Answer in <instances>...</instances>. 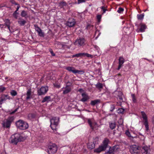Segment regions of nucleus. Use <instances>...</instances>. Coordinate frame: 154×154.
Segmentation results:
<instances>
[{
  "label": "nucleus",
  "mask_w": 154,
  "mask_h": 154,
  "mask_svg": "<svg viewBox=\"0 0 154 154\" xmlns=\"http://www.w3.org/2000/svg\"><path fill=\"white\" fill-rule=\"evenodd\" d=\"M96 87L97 88L99 89H101L103 88V86L102 84L100 83H98L96 85Z\"/></svg>",
  "instance_id": "obj_32"
},
{
  "label": "nucleus",
  "mask_w": 154,
  "mask_h": 154,
  "mask_svg": "<svg viewBox=\"0 0 154 154\" xmlns=\"http://www.w3.org/2000/svg\"><path fill=\"white\" fill-rule=\"evenodd\" d=\"M51 100V97L50 96H46L43 98V100L42 101V103L46 102H48L50 101Z\"/></svg>",
  "instance_id": "obj_20"
},
{
  "label": "nucleus",
  "mask_w": 154,
  "mask_h": 154,
  "mask_svg": "<svg viewBox=\"0 0 154 154\" xmlns=\"http://www.w3.org/2000/svg\"><path fill=\"white\" fill-rule=\"evenodd\" d=\"M34 26L35 27V30L38 32L41 30V29L37 25H35Z\"/></svg>",
  "instance_id": "obj_38"
},
{
  "label": "nucleus",
  "mask_w": 154,
  "mask_h": 154,
  "mask_svg": "<svg viewBox=\"0 0 154 154\" xmlns=\"http://www.w3.org/2000/svg\"><path fill=\"white\" fill-rule=\"evenodd\" d=\"M109 142V140L108 139L105 138L102 144L101 145L106 149L107 147Z\"/></svg>",
  "instance_id": "obj_18"
},
{
  "label": "nucleus",
  "mask_w": 154,
  "mask_h": 154,
  "mask_svg": "<svg viewBox=\"0 0 154 154\" xmlns=\"http://www.w3.org/2000/svg\"><path fill=\"white\" fill-rule=\"evenodd\" d=\"M97 19L98 21H100L101 18V15H98L97 16Z\"/></svg>",
  "instance_id": "obj_48"
},
{
  "label": "nucleus",
  "mask_w": 154,
  "mask_h": 154,
  "mask_svg": "<svg viewBox=\"0 0 154 154\" xmlns=\"http://www.w3.org/2000/svg\"><path fill=\"white\" fill-rule=\"evenodd\" d=\"M63 89V94H66L69 92L71 91V88L70 86L66 85L65 87L62 88Z\"/></svg>",
  "instance_id": "obj_13"
},
{
  "label": "nucleus",
  "mask_w": 154,
  "mask_h": 154,
  "mask_svg": "<svg viewBox=\"0 0 154 154\" xmlns=\"http://www.w3.org/2000/svg\"><path fill=\"white\" fill-rule=\"evenodd\" d=\"M114 151H115L114 150V149H113V148L112 147V148L110 147L109 148V149L108 151V152L110 154H112V153H113Z\"/></svg>",
  "instance_id": "obj_44"
},
{
  "label": "nucleus",
  "mask_w": 154,
  "mask_h": 154,
  "mask_svg": "<svg viewBox=\"0 0 154 154\" xmlns=\"http://www.w3.org/2000/svg\"><path fill=\"white\" fill-rule=\"evenodd\" d=\"M0 7H1V6H0Z\"/></svg>",
  "instance_id": "obj_64"
},
{
  "label": "nucleus",
  "mask_w": 154,
  "mask_h": 154,
  "mask_svg": "<svg viewBox=\"0 0 154 154\" xmlns=\"http://www.w3.org/2000/svg\"><path fill=\"white\" fill-rule=\"evenodd\" d=\"M4 25L3 24H0V27L2 28L4 27Z\"/></svg>",
  "instance_id": "obj_56"
},
{
  "label": "nucleus",
  "mask_w": 154,
  "mask_h": 154,
  "mask_svg": "<svg viewBox=\"0 0 154 154\" xmlns=\"http://www.w3.org/2000/svg\"><path fill=\"white\" fill-rule=\"evenodd\" d=\"M140 30L141 32H143L145 31V29L146 28V26L144 24H140Z\"/></svg>",
  "instance_id": "obj_22"
},
{
  "label": "nucleus",
  "mask_w": 154,
  "mask_h": 154,
  "mask_svg": "<svg viewBox=\"0 0 154 154\" xmlns=\"http://www.w3.org/2000/svg\"><path fill=\"white\" fill-rule=\"evenodd\" d=\"M5 24L7 26L8 29H9V30L10 31V22L9 20L8 19H6L5 21Z\"/></svg>",
  "instance_id": "obj_23"
},
{
  "label": "nucleus",
  "mask_w": 154,
  "mask_h": 154,
  "mask_svg": "<svg viewBox=\"0 0 154 154\" xmlns=\"http://www.w3.org/2000/svg\"><path fill=\"white\" fill-rule=\"evenodd\" d=\"M130 151L131 153L137 154L140 152L139 147L136 145H133L130 146Z\"/></svg>",
  "instance_id": "obj_9"
},
{
  "label": "nucleus",
  "mask_w": 154,
  "mask_h": 154,
  "mask_svg": "<svg viewBox=\"0 0 154 154\" xmlns=\"http://www.w3.org/2000/svg\"><path fill=\"white\" fill-rule=\"evenodd\" d=\"M85 2V0H78V3H81Z\"/></svg>",
  "instance_id": "obj_53"
},
{
  "label": "nucleus",
  "mask_w": 154,
  "mask_h": 154,
  "mask_svg": "<svg viewBox=\"0 0 154 154\" xmlns=\"http://www.w3.org/2000/svg\"><path fill=\"white\" fill-rule=\"evenodd\" d=\"M20 7V6H17V10H16V11H18V10H19V8Z\"/></svg>",
  "instance_id": "obj_57"
},
{
  "label": "nucleus",
  "mask_w": 154,
  "mask_h": 154,
  "mask_svg": "<svg viewBox=\"0 0 154 154\" xmlns=\"http://www.w3.org/2000/svg\"><path fill=\"white\" fill-rule=\"evenodd\" d=\"M100 100H92L91 101V104L92 106H94L96 104L100 103Z\"/></svg>",
  "instance_id": "obj_27"
},
{
  "label": "nucleus",
  "mask_w": 154,
  "mask_h": 154,
  "mask_svg": "<svg viewBox=\"0 0 154 154\" xmlns=\"http://www.w3.org/2000/svg\"><path fill=\"white\" fill-rule=\"evenodd\" d=\"M88 122L89 124V125L90 127L91 128L93 129L94 128V127L93 126V125H94V123H93L91 122V121L90 119H89L88 120Z\"/></svg>",
  "instance_id": "obj_35"
},
{
  "label": "nucleus",
  "mask_w": 154,
  "mask_h": 154,
  "mask_svg": "<svg viewBox=\"0 0 154 154\" xmlns=\"http://www.w3.org/2000/svg\"><path fill=\"white\" fill-rule=\"evenodd\" d=\"M25 139V137L19 134L16 133L11 136L9 141L11 143L16 145L18 142L23 141Z\"/></svg>",
  "instance_id": "obj_1"
},
{
  "label": "nucleus",
  "mask_w": 154,
  "mask_h": 154,
  "mask_svg": "<svg viewBox=\"0 0 154 154\" xmlns=\"http://www.w3.org/2000/svg\"><path fill=\"white\" fill-rule=\"evenodd\" d=\"M21 15L23 17H26L27 16V13L24 10L22 11L21 13Z\"/></svg>",
  "instance_id": "obj_29"
},
{
  "label": "nucleus",
  "mask_w": 154,
  "mask_h": 154,
  "mask_svg": "<svg viewBox=\"0 0 154 154\" xmlns=\"http://www.w3.org/2000/svg\"><path fill=\"white\" fill-rule=\"evenodd\" d=\"M144 124L146 130L148 131L149 130V125L148 121H144Z\"/></svg>",
  "instance_id": "obj_36"
},
{
  "label": "nucleus",
  "mask_w": 154,
  "mask_h": 154,
  "mask_svg": "<svg viewBox=\"0 0 154 154\" xmlns=\"http://www.w3.org/2000/svg\"><path fill=\"white\" fill-rule=\"evenodd\" d=\"M59 6L61 8H63L64 7L66 6L67 5V4L66 2H61L59 3Z\"/></svg>",
  "instance_id": "obj_25"
},
{
  "label": "nucleus",
  "mask_w": 154,
  "mask_h": 154,
  "mask_svg": "<svg viewBox=\"0 0 154 154\" xmlns=\"http://www.w3.org/2000/svg\"><path fill=\"white\" fill-rule=\"evenodd\" d=\"M6 88L5 87H3L2 86H0V91L1 92H3L5 90Z\"/></svg>",
  "instance_id": "obj_45"
},
{
  "label": "nucleus",
  "mask_w": 154,
  "mask_h": 154,
  "mask_svg": "<svg viewBox=\"0 0 154 154\" xmlns=\"http://www.w3.org/2000/svg\"><path fill=\"white\" fill-rule=\"evenodd\" d=\"M141 151L142 154H150L151 151L150 146H143Z\"/></svg>",
  "instance_id": "obj_10"
},
{
  "label": "nucleus",
  "mask_w": 154,
  "mask_h": 154,
  "mask_svg": "<svg viewBox=\"0 0 154 154\" xmlns=\"http://www.w3.org/2000/svg\"><path fill=\"white\" fill-rule=\"evenodd\" d=\"M124 11V9L122 8H119L117 10V12L119 13H122Z\"/></svg>",
  "instance_id": "obj_41"
},
{
  "label": "nucleus",
  "mask_w": 154,
  "mask_h": 154,
  "mask_svg": "<svg viewBox=\"0 0 154 154\" xmlns=\"http://www.w3.org/2000/svg\"><path fill=\"white\" fill-rule=\"evenodd\" d=\"M99 141V139L98 137H95L93 139V140L92 142L94 143L95 145L96 144H97L98 143Z\"/></svg>",
  "instance_id": "obj_33"
},
{
  "label": "nucleus",
  "mask_w": 154,
  "mask_h": 154,
  "mask_svg": "<svg viewBox=\"0 0 154 154\" xmlns=\"http://www.w3.org/2000/svg\"><path fill=\"white\" fill-rule=\"evenodd\" d=\"M2 39L4 40H5V39L3 38H2Z\"/></svg>",
  "instance_id": "obj_61"
},
{
  "label": "nucleus",
  "mask_w": 154,
  "mask_h": 154,
  "mask_svg": "<svg viewBox=\"0 0 154 154\" xmlns=\"http://www.w3.org/2000/svg\"><path fill=\"white\" fill-rule=\"evenodd\" d=\"M75 22L73 19L70 18L67 23V25L70 27H72L75 25Z\"/></svg>",
  "instance_id": "obj_16"
},
{
  "label": "nucleus",
  "mask_w": 154,
  "mask_h": 154,
  "mask_svg": "<svg viewBox=\"0 0 154 154\" xmlns=\"http://www.w3.org/2000/svg\"><path fill=\"white\" fill-rule=\"evenodd\" d=\"M31 89H29L27 91L26 99L28 100L31 98Z\"/></svg>",
  "instance_id": "obj_24"
},
{
  "label": "nucleus",
  "mask_w": 154,
  "mask_h": 154,
  "mask_svg": "<svg viewBox=\"0 0 154 154\" xmlns=\"http://www.w3.org/2000/svg\"><path fill=\"white\" fill-rule=\"evenodd\" d=\"M28 117L29 119H32L35 118V115L33 113H29L28 114Z\"/></svg>",
  "instance_id": "obj_31"
},
{
  "label": "nucleus",
  "mask_w": 154,
  "mask_h": 154,
  "mask_svg": "<svg viewBox=\"0 0 154 154\" xmlns=\"http://www.w3.org/2000/svg\"><path fill=\"white\" fill-rule=\"evenodd\" d=\"M13 119V117H9L7 119L4 120L2 123L3 127L4 128H9Z\"/></svg>",
  "instance_id": "obj_4"
},
{
  "label": "nucleus",
  "mask_w": 154,
  "mask_h": 154,
  "mask_svg": "<svg viewBox=\"0 0 154 154\" xmlns=\"http://www.w3.org/2000/svg\"><path fill=\"white\" fill-rule=\"evenodd\" d=\"M94 124H95V125H96V123H94Z\"/></svg>",
  "instance_id": "obj_63"
},
{
  "label": "nucleus",
  "mask_w": 154,
  "mask_h": 154,
  "mask_svg": "<svg viewBox=\"0 0 154 154\" xmlns=\"http://www.w3.org/2000/svg\"><path fill=\"white\" fill-rule=\"evenodd\" d=\"M119 65L118 68L117 69L118 70H119L120 69L124 62V59L123 57H120L119 58Z\"/></svg>",
  "instance_id": "obj_14"
},
{
  "label": "nucleus",
  "mask_w": 154,
  "mask_h": 154,
  "mask_svg": "<svg viewBox=\"0 0 154 154\" xmlns=\"http://www.w3.org/2000/svg\"><path fill=\"white\" fill-rule=\"evenodd\" d=\"M65 69L69 72H71L74 74L78 73L82 74L84 73V71L83 70H79L75 69V68L72 66L66 67Z\"/></svg>",
  "instance_id": "obj_7"
},
{
  "label": "nucleus",
  "mask_w": 154,
  "mask_h": 154,
  "mask_svg": "<svg viewBox=\"0 0 154 154\" xmlns=\"http://www.w3.org/2000/svg\"><path fill=\"white\" fill-rule=\"evenodd\" d=\"M82 98L80 101L83 102H85L89 99V97L88 94L85 93H83L82 94Z\"/></svg>",
  "instance_id": "obj_17"
},
{
  "label": "nucleus",
  "mask_w": 154,
  "mask_h": 154,
  "mask_svg": "<svg viewBox=\"0 0 154 154\" xmlns=\"http://www.w3.org/2000/svg\"><path fill=\"white\" fill-rule=\"evenodd\" d=\"M50 52L51 54L53 56H54L55 54L54 53H53V51L51 49H50Z\"/></svg>",
  "instance_id": "obj_54"
},
{
  "label": "nucleus",
  "mask_w": 154,
  "mask_h": 154,
  "mask_svg": "<svg viewBox=\"0 0 154 154\" xmlns=\"http://www.w3.org/2000/svg\"><path fill=\"white\" fill-rule=\"evenodd\" d=\"M11 95L13 96H15L17 94V92L15 90H12L10 92Z\"/></svg>",
  "instance_id": "obj_37"
},
{
  "label": "nucleus",
  "mask_w": 154,
  "mask_h": 154,
  "mask_svg": "<svg viewBox=\"0 0 154 154\" xmlns=\"http://www.w3.org/2000/svg\"><path fill=\"white\" fill-rule=\"evenodd\" d=\"M13 17L15 18L16 19H17L18 18V16L17 14H13Z\"/></svg>",
  "instance_id": "obj_52"
},
{
  "label": "nucleus",
  "mask_w": 154,
  "mask_h": 154,
  "mask_svg": "<svg viewBox=\"0 0 154 154\" xmlns=\"http://www.w3.org/2000/svg\"><path fill=\"white\" fill-rule=\"evenodd\" d=\"M141 114L144 122V121H148L147 116L145 113L144 112L142 111L141 112Z\"/></svg>",
  "instance_id": "obj_26"
},
{
  "label": "nucleus",
  "mask_w": 154,
  "mask_h": 154,
  "mask_svg": "<svg viewBox=\"0 0 154 154\" xmlns=\"http://www.w3.org/2000/svg\"><path fill=\"white\" fill-rule=\"evenodd\" d=\"M57 148L55 144L49 145L47 149V152L48 154H55L56 152Z\"/></svg>",
  "instance_id": "obj_5"
},
{
  "label": "nucleus",
  "mask_w": 154,
  "mask_h": 154,
  "mask_svg": "<svg viewBox=\"0 0 154 154\" xmlns=\"http://www.w3.org/2000/svg\"><path fill=\"white\" fill-rule=\"evenodd\" d=\"M38 35L40 37H44V33L42 32V30H41L40 31L38 32Z\"/></svg>",
  "instance_id": "obj_40"
},
{
  "label": "nucleus",
  "mask_w": 154,
  "mask_h": 154,
  "mask_svg": "<svg viewBox=\"0 0 154 154\" xmlns=\"http://www.w3.org/2000/svg\"><path fill=\"white\" fill-rule=\"evenodd\" d=\"M84 53H79V54H76L73 55L72 56V57H79L80 56H84Z\"/></svg>",
  "instance_id": "obj_34"
},
{
  "label": "nucleus",
  "mask_w": 154,
  "mask_h": 154,
  "mask_svg": "<svg viewBox=\"0 0 154 154\" xmlns=\"http://www.w3.org/2000/svg\"><path fill=\"white\" fill-rule=\"evenodd\" d=\"M109 126L111 129H113L116 127V123L115 122H109Z\"/></svg>",
  "instance_id": "obj_28"
},
{
  "label": "nucleus",
  "mask_w": 154,
  "mask_h": 154,
  "mask_svg": "<svg viewBox=\"0 0 154 154\" xmlns=\"http://www.w3.org/2000/svg\"><path fill=\"white\" fill-rule=\"evenodd\" d=\"M48 90V87L46 86H42L37 91V94L38 96L45 95Z\"/></svg>",
  "instance_id": "obj_8"
},
{
  "label": "nucleus",
  "mask_w": 154,
  "mask_h": 154,
  "mask_svg": "<svg viewBox=\"0 0 154 154\" xmlns=\"http://www.w3.org/2000/svg\"><path fill=\"white\" fill-rule=\"evenodd\" d=\"M101 9L103 10V13H105L106 11V7L104 6H102L101 7Z\"/></svg>",
  "instance_id": "obj_47"
},
{
  "label": "nucleus",
  "mask_w": 154,
  "mask_h": 154,
  "mask_svg": "<svg viewBox=\"0 0 154 154\" xmlns=\"http://www.w3.org/2000/svg\"><path fill=\"white\" fill-rule=\"evenodd\" d=\"M84 56H86L88 57H91L92 56V55L91 54H89L87 53H84Z\"/></svg>",
  "instance_id": "obj_49"
},
{
  "label": "nucleus",
  "mask_w": 154,
  "mask_h": 154,
  "mask_svg": "<svg viewBox=\"0 0 154 154\" xmlns=\"http://www.w3.org/2000/svg\"><path fill=\"white\" fill-rule=\"evenodd\" d=\"M18 109V108H17L15 109V110L14 111H13L11 113V114H13L15 113V112H16L17 111Z\"/></svg>",
  "instance_id": "obj_55"
},
{
  "label": "nucleus",
  "mask_w": 154,
  "mask_h": 154,
  "mask_svg": "<svg viewBox=\"0 0 154 154\" xmlns=\"http://www.w3.org/2000/svg\"><path fill=\"white\" fill-rule=\"evenodd\" d=\"M144 14H137V19L139 20H142L143 18Z\"/></svg>",
  "instance_id": "obj_30"
},
{
  "label": "nucleus",
  "mask_w": 154,
  "mask_h": 154,
  "mask_svg": "<svg viewBox=\"0 0 154 154\" xmlns=\"http://www.w3.org/2000/svg\"><path fill=\"white\" fill-rule=\"evenodd\" d=\"M87 146L88 149H91L95 147V145L93 142H91L87 144Z\"/></svg>",
  "instance_id": "obj_21"
},
{
  "label": "nucleus",
  "mask_w": 154,
  "mask_h": 154,
  "mask_svg": "<svg viewBox=\"0 0 154 154\" xmlns=\"http://www.w3.org/2000/svg\"><path fill=\"white\" fill-rule=\"evenodd\" d=\"M117 99L119 100L120 102H122L125 101V98L122 93L121 92H119L118 94Z\"/></svg>",
  "instance_id": "obj_12"
},
{
  "label": "nucleus",
  "mask_w": 154,
  "mask_h": 154,
  "mask_svg": "<svg viewBox=\"0 0 154 154\" xmlns=\"http://www.w3.org/2000/svg\"><path fill=\"white\" fill-rule=\"evenodd\" d=\"M115 108V107L114 105H111V108H110V111L112 112L114 109Z\"/></svg>",
  "instance_id": "obj_46"
},
{
  "label": "nucleus",
  "mask_w": 154,
  "mask_h": 154,
  "mask_svg": "<svg viewBox=\"0 0 154 154\" xmlns=\"http://www.w3.org/2000/svg\"><path fill=\"white\" fill-rule=\"evenodd\" d=\"M16 124L17 127L21 130H26L29 127V125L26 122L21 120L17 121Z\"/></svg>",
  "instance_id": "obj_2"
},
{
  "label": "nucleus",
  "mask_w": 154,
  "mask_h": 154,
  "mask_svg": "<svg viewBox=\"0 0 154 154\" xmlns=\"http://www.w3.org/2000/svg\"><path fill=\"white\" fill-rule=\"evenodd\" d=\"M59 121V118L57 117H53L50 119V126L51 129L54 131H56Z\"/></svg>",
  "instance_id": "obj_3"
},
{
  "label": "nucleus",
  "mask_w": 154,
  "mask_h": 154,
  "mask_svg": "<svg viewBox=\"0 0 154 154\" xmlns=\"http://www.w3.org/2000/svg\"><path fill=\"white\" fill-rule=\"evenodd\" d=\"M26 22V21L25 20L21 18H19V20L18 21V23L21 26L24 25Z\"/></svg>",
  "instance_id": "obj_19"
},
{
  "label": "nucleus",
  "mask_w": 154,
  "mask_h": 154,
  "mask_svg": "<svg viewBox=\"0 0 154 154\" xmlns=\"http://www.w3.org/2000/svg\"><path fill=\"white\" fill-rule=\"evenodd\" d=\"M69 83V82H68L67 83H66V84H67L68 83Z\"/></svg>",
  "instance_id": "obj_62"
},
{
  "label": "nucleus",
  "mask_w": 154,
  "mask_h": 154,
  "mask_svg": "<svg viewBox=\"0 0 154 154\" xmlns=\"http://www.w3.org/2000/svg\"><path fill=\"white\" fill-rule=\"evenodd\" d=\"M112 148L114 151H116L119 149V146L118 145L114 146Z\"/></svg>",
  "instance_id": "obj_43"
},
{
  "label": "nucleus",
  "mask_w": 154,
  "mask_h": 154,
  "mask_svg": "<svg viewBox=\"0 0 154 154\" xmlns=\"http://www.w3.org/2000/svg\"><path fill=\"white\" fill-rule=\"evenodd\" d=\"M92 27V26L90 25V24H88L87 26H86V28L88 29H90L91 27Z\"/></svg>",
  "instance_id": "obj_51"
},
{
  "label": "nucleus",
  "mask_w": 154,
  "mask_h": 154,
  "mask_svg": "<svg viewBox=\"0 0 154 154\" xmlns=\"http://www.w3.org/2000/svg\"><path fill=\"white\" fill-rule=\"evenodd\" d=\"M106 149L104 147L100 145L98 148L94 149V152H95L98 153L104 151Z\"/></svg>",
  "instance_id": "obj_15"
},
{
  "label": "nucleus",
  "mask_w": 154,
  "mask_h": 154,
  "mask_svg": "<svg viewBox=\"0 0 154 154\" xmlns=\"http://www.w3.org/2000/svg\"><path fill=\"white\" fill-rule=\"evenodd\" d=\"M131 95L132 97V100L133 102L134 103H136L137 100L134 94H131Z\"/></svg>",
  "instance_id": "obj_39"
},
{
  "label": "nucleus",
  "mask_w": 154,
  "mask_h": 154,
  "mask_svg": "<svg viewBox=\"0 0 154 154\" xmlns=\"http://www.w3.org/2000/svg\"><path fill=\"white\" fill-rule=\"evenodd\" d=\"M17 11L16 10L14 13L13 14H18V12H17Z\"/></svg>",
  "instance_id": "obj_58"
},
{
  "label": "nucleus",
  "mask_w": 154,
  "mask_h": 154,
  "mask_svg": "<svg viewBox=\"0 0 154 154\" xmlns=\"http://www.w3.org/2000/svg\"><path fill=\"white\" fill-rule=\"evenodd\" d=\"M125 110L122 108L119 109L118 110V112L119 113L122 114L124 112Z\"/></svg>",
  "instance_id": "obj_42"
},
{
  "label": "nucleus",
  "mask_w": 154,
  "mask_h": 154,
  "mask_svg": "<svg viewBox=\"0 0 154 154\" xmlns=\"http://www.w3.org/2000/svg\"><path fill=\"white\" fill-rule=\"evenodd\" d=\"M126 134L129 137H131L130 134L129 132L128 131H126L125 132Z\"/></svg>",
  "instance_id": "obj_50"
},
{
  "label": "nucleus",
  "mask_w": 154,
  "mask_h": 154,
  "mask_svg": "<svg viewBox=\"0 0 154 154\" xmlns=\"http://www.w3.org/2000/svg\"><path fill=\"white\" fill-rule=\"evenodd\" d=\"M8 78V77H5V80H7Z\"/></svg>",
  "instance_id": "obj_60"
},
{
  "label": "nucleus",
  "mask_w": 154,
  "mask_h": 154,
  "mask_svg": "<svg viewBox=\"0 0 154 154\" xmlns=\"http://www.w3.org/2000/svg\"><path fill=\"white\" fill-rule=\"evenodd\" d=\"M1 154H6V153L5 152H3Z\"/></svg>",
  "instance_id": "obj_59"
},
{
  "label": "nucleus",
  "mask_w": 154,
  "mask_h": 154,
  "mask_svg": "<svg viewBox=\"0 0 154 154\" xmlns=\"http://www.w3.org/2000/svg\"><path fill=\"white\" fill-rule=\"evenodd\" d=\"M0 105H2L4 101H5L7 99L10 100V97L8 95H2L0 98Z\"/></svg>",
  "instance_id": "obj_11"
},
{
  "label": "nucleus",
  "mask_w": 154,
  "mask_h": 154,
  "mask_svg": "<svg viewBox=\"0 0 154 154\" xmlns=\"http://www.w3.org/2000/svg\"><path fill=\"white\" fill-rule=\"evenodd\" d=\"M86 41L84 38L79 37L77 38L75 40L74 44L80 47L84 46L86 44Z\"/></svg>",
  "instance_id": "obj_6"
}]
</instances>
